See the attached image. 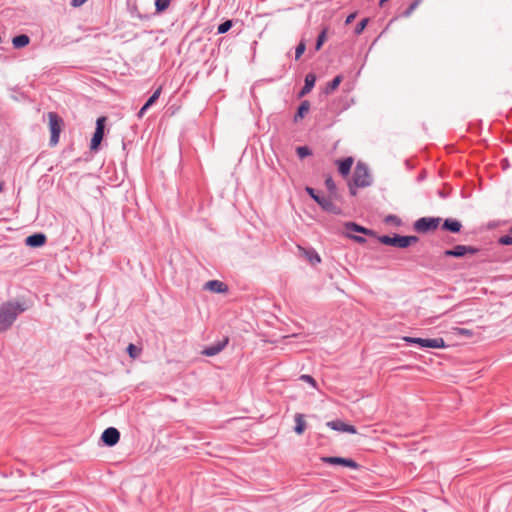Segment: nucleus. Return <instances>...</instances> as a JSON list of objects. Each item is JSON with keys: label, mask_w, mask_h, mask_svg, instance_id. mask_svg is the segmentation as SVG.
I'll return each instance as SVG.
<instances>
[{"label": "nucleus", "mask_w": 512, "mask_h": 512, "mask_svg": "<svg viewBox=\"0 0 512 512\" xmlns=\"http://www.w3.org/2000/svg\"><path fill=\"white\" fill-rule=\"evenodd\" d=\"M447 337L449 339L453 337L457 339H467V341L463 343H475L482 339V330L481 327H476L475 329L454 327L447 332Z\"/></svg>", "instance_id": "obj_1"}, {"label": "nucleus", "mask_w": 512, "mask_h": 512, "mask_svg": "<svg viewBox=\"0 0 512 512\" xmlns=\"http://www.w3.org/2000/svg\"><path fill=\"white\" fill-rule=\"evenodd\" d=\"M48 126L50 130V145L56 146L59 142L60 133L64 126L63 119L56 112L47 113Z\"/></svg>", "instance_id": "obj_2"}, {"label": "nucleus", "mask_w": 512, "mask_h": 512, "mask_svg": "<svg viewBox=\"0 0 512 512\" xmlns=\"http://www.w3.org/2000/svg\"><path fill=\"white\" fill-rule=\"evenodd\" d=\"M378 239L380 243L384 245L394 246L398 248L409 247L418 241V238L416 236H401L397 234H395L394 236H380Z\"/></svg>", "instance_id": "obj_3"}, {"label": "nucleus", "mask_w": 512, "mask_h": 512, "mask_svg": "<svg viewBox=\"0 0 512 512\" xmlns=\"http://www.w3.org/2000/svg\"><path fill=\"white\" fill-rule=\"evenodd\" d=\"M26 307L18 301L7 302L0 308V320H14Z\"/></svg>", "instance_id": "obj_4"}, {"label": "nucleus", "mask_w": 512, "mask_h": 512, "mask_svg": "<svg viewBox=\"0 0 512 512\" xmlns=\"http://www.w3.org/2000/svg\"><path fill=\"white\" fill-rule=\"evenodd\" d=\"M354 183L358 187H366L371 184V175L363 163H358L354 171Z\"/></svg>", "instance_id": "obj_5"}, {"label": "nucleus", "mask_w": 512, "mask_h": 512, "mask_svg": "<svg viewBox=\"0 0 512 512\" xmlns=\"http://www.w3.org/2000/svg\"><path fill=\"white\" fill-rule=\"evenodd\" d=\"M306 192L327 212L338 213V207L333 203L329 197H321L316 194L315 190L311 187H306Z\"/></svg>", "instance_id": "obj_6"}, {"label": "nucleus", "mask_w": 512, "mask_h": 512, "mask_svg": "<svg viewBox=\"0 0 512 512\" xmlns=\"http://www.w3.org/2000/svg\"><path fill=\"white\" fill-rule=\"evenodd\" d=\"M229 343V336L222 335L220 339H218L215 343L206 345L202 351L201 355L207 357H213L219 354Z\"/></svg>", "instance_id": "obj_7"}, {"label": "nucleus", "mask_w": 512, "mask_h": 512, "mask_svg": "<svg viewBox=\"0 0 512 512\" xmlns=\"http://www.w3.org/2000/svg\"><path fill=\"white\" fill-rule=\"evenodd\" d=\"M106 120V117L102 116L96 121V129L90 143V149L92 151H97L102 142Z\"/></svg>", "instance_id": "obj_8"}, {"label": "nucleus", "mask_w": 512, "mask_h": 512, "mask_svg": "<svg viewBox=\"0 0 512 512\" xmlns=\"http://www.w3.org/2000/svg\"><path fill=\"white\" fill-rule=\"evenodd\" d=\"M477 252L478 249L473 246L456 245L453 249L445 250L443 256L460 258L467 255H474Z\"/></svg>", "instance_id": "obj_9"}, {"label": "nucleus", "mask_w": 512, "mask_h": 512, "mask_svg": "<svg viewBox=\"0 0 512 512\" xmlns=\"http://www.w3.org/2000/svg\"><path fill=\"white\" fill-rule=\"evenodd\" d=\"M440 221V218L423 217L415 222L414 228L418 232L425 233L431 230H435L439 226Z\"/></svg>", "instance_id": "obj_10"}, {"label": "nucleus", "mask_w": 512, "mask_h": 512, "mask_svg": "<svg viewBox=\"0 0 512 512\" xmlns=\"http://www.w3.org/2000/svg\"><path fill=\"white\" fill-rule=\"evenodd\" d=\"M100 439L105 446L113 447L120 440V432L115 427H108L102 432Z\"/></svg>", "instance_id": "obj_11"}, {"label": "nucleus", "mask_w": 512, "mask_h": 512, "mask_svg": "<svg viewBox=\"0 0 512 512\" xmlns=\"http://www.w3.org/2000/svg\"><path fill=\"white\" fill-rule=\"evenodd\" d=\"M455 344H447L442 337L438 338H423L421 349H444Z\"/></svg>", "instance_id": "obj_12"}, {"label": "nucleus", "mask_w": 512, "mask_h": 512, "mask_svg": "<svg viewBox=\"0 0 512 512\" xmlns=\"http://www.w3.org/2000/svg\"><path fill=\"white\" fill-rule=\"evenodd\" d=\"M204 289L212 293H226L228 287L225 283L219 280H210L205 283Z\"/></svg>", "instance_id": "obj_13"}, {"label": "nucleus", "mask_w": 512, "mask_h": 512, "mask_svg": "<svg viewBox=\"0 0 512 512\" xmlns=\"http://www.w3.org/2000/svg\"><path fill=\"white\" fill-rule=\"evenodd\" d=\"M46 235L43 233H35L26 238L25 243L29 247H41L46 243Z\"/></svg>", "instance_id": "obj_14"}, {"label": "nucleus", "mask_w": 512, "mask_h": 512, "mask_svg": "<svg viewBox=\"0 0 512 512\" xmlns=\"http://www.w3.org/2000/svg\"><path fill=\"white\" fill-rule=\"evenodd\" d=\"M461 228H462V224L460 221H458L456 219H450V218L446 219L442 225L443 230H447L452 233L460 232Z\"/></svg>", "instance_id": "obj_15"}, {"label": "nucleus", "mask_w": 512, "mask_h": 512, "mask_svg": "<svg viewBox=\"0 0 512 512\" xmlns=\"http://www.w3.org/2000/svg\"><path fill=\"white\" fill-rule=\"evenodd\" d=\"M353 162L354 160L352 157H347L344 160L337 161L336 163L338 164L340 174L347 176L350 173Z\"/></svg>", "instance_id": "obj_16"}, {"label": "nucleus", "mask_w": 512, "mask_h": 512, "mask_svg": "<svg viewBox=\"0 0 512 512\" xmlns=\"http://www.w3.org/2000/svg\"><path fill=\"white\" fill-rule=\"evenodd\" d=\"M299 250L303 256L312 264L317 265L321 262L320 256L314 250H306L302 247H299Z\"/></svg>", "instance_id": "obj_17"}, {"label": "nucleus", "mask_w": 512, "mask_h": 512, "mask_svg": "<svg viewBox=\"0 0 512 512\" xmlns=\"http://www.w3.org/2000/svg\"><path fill=\"white\" fill-rule=\"evenodd\" d=\"M306 429V422L304 420V415L303 414H300V413H297L295 415V426H294V432L297 434V435H301L304 433Z\"/></svg>", "instance_id": "obj_18"}, {"label": "nucleus", "mask_w": 512, "mask_h": 512, "mask_svg": "<svg viewBox=\"0 0 512 512\" xmlns=\"http://www.w3.org/2000/svg\"><path fill=\"white\" fill-rule=\"evenodd\" d=\"M29 42H30V38L25 34L15 36L12 39V44L15 49H21V48L27 46L29 44Z\"/></svg>", "instance_id": "obj_19"}, {"label": "nucleus", "mask_w": 512, "mask_h": 512, "mask_svg": "<svg viewBox=\"0 0 512 512\" xmlns=\"http://www.w3.org/2000/svg\"><path fill=\"white\" fill-rule=\"evenodd\" d=\"M316 76L313 73H309L305 77V84L302 88L301 95L309 93L315 85Z\"/></svg>", "instance_id": "obj_20"}, {"label": "nucleus", "mask_w": 512, "mask_h": 512, "mask_svg": "<svg viewBox=\"0 0 512 512\" xmlns=\"http://www.w3.org/2000/svg\"><path fill=\"white\" fill-rule=\"evenodd\" d=\"M346 229L347 231H351V232H360V233H363V234H366V235H373V231L372 230H369L365 227H362L360 225H357L356 223H353V222H349L346 224Z\"/></svg>", "instance_id": "obj_21"}, {"label": "nucleus", "mask_w": 512, "mask_h": 512, "mask_svg": "<svg viewBox=\"0 0 512 512\" xmlns=\"http://www.w3.org/2000/svg\"><path fill=\"white\" fill-rule=\"evenodd\" d=\"M345 459L346 458L339 457V456H325V457L321 458L322 462L325 463V464L340 465V466H343V467H344Z\"/></svg>", "instance_id": "obj_22"}, {"label": "nucleus", "mask_w": 512, "mask_h": 512, "mask_svg": "<svg viewBox=\"0 0 512 512\" xmlns=\"http://www.w3.org/2000/svg\"><path fill=\"white\" fill-rule=\"evenodd\" d=\"M126 352L127 354L129 355L130 358L132 359H136L137 357L140 356L141 352H142V348L133 344V343H130L127 347H126Z\"/></svg>", "instance_id": "obj_23"}, {"label": "nucleus", "mask_w": 512, "mask_h": 512, "mask_svg": "<svg viewBox=\"0 0 512 512\" xmlns=\"http://www.w3.org/2000/svg\"><path fill=\"white\" fill-rule=\"evenodd\" d=\"M347 423L340 419L332 420L327 422V426L331 428L332 430L338 431V432H344L345 426Z\"/></svg>", "instance_id": "obj_24"}, {"label": "nucleus", "mask_w": 512, "mask_h": 512, "mask_svg": "<svg viewBox=\"0 0 512 512\" xmlns=\"http://www.w3.org/2000/svg\"><path fill=\"white\" fill-rule=\"evenodd\" d=\"M309 109H310L309 102L308 101L302 102L298 108L297 114L295 115V120H297L298 118H303L305 116V114L308 113Z\"/></svg>", "instance_id": "obj_25"}, {"label": "nucleus", "mask_w": 512, "mask_h": 512, "mask_svg": "<svg viewBox=\"0 0 512 512\" xmlns=\"http://www.w3.org/2000/svg\"><path fill=\"white\" fill-rule=\"evenodd\" d=\"M171 0H156L155 8L158 13L164 12L168 9Z\"/></svg>", "instance_id": "obj_26"}, {"label": "nucleus", "mask_w": 512, "mask_h": 512, "mask_svg": "<svg viewBox=\"0 0 512 512\" xmlns=\"http://www.w3.org/2000/svg\"><path fill=\"white\" fill-rule=\"evenodd\" d=\"M422 339L421 337H412V336H404L402 340L405 341L409 345H417L419 348L422 347Z\"/></svg>", "instance_id": "obj_27"}, {"label": "nucleus", "mask_w": 512, "mask_h": 512, "mask_svg": "<svg viewBox=\"0 0 512 512\" xmlns=\"http://www.w3.org/2000/svg\"><path fill=\"white\" fill-rule=\"evenodd\" d=\"M342 81L341 76H336L327 86V92L334 91L338 88Z\"/></svg>", "instance_id": "obj_28"}, {"label": "nucleus", "mask_w": 512, "mask_h": 512, "mask_svg": "<svg viewBox=\"0 0 512 512\" xmlns=\"http://www.w3.org/2000/svg\"><path fill=\"white\" fill-rule=\"evenodd\" d=\"M161 90H162L161 87H159L154 91V93L150 96V98L145 103L146 107H150L151 105H153L156 102V100L159 98V96L161 94Z\"/></svg>", "instance_id": "obj_29"}, {"label": "nucleus", "mask_w": 512, "mask_h": 512, "mask_svg": "<svg viewBox=\"0 0 512 512\" xmlns=\"http://www.w3.org/2000/svg\"><path fill=\"white\" fill-rule=\"evenodd\" d=\"M232 27V21L227 20L218 26V33L224 34Z\"/></svg>", "instance_id": "obj_30"}, {"label": "nucleus", "mask_w": 512, "mask_h": 512, "mask_svg": "<svg viewBox=\"0 0 512 512\" xmlns=\"http://www.w3.org/2000/svg\"><path fill=\"white\" fill-rule=\"evenodd\" d=\"M421 3V0H415L410 6L409 8L403 13V16L404 17H409L411 16V14L414 12V10L419 6V4Z\"/></svg>", "instance_id": "obj_31"}, {"label": "nucleus", "mask_w": 512, "mask_h": 512, "mask_svg": "<svg viewBox=\"0 0 512 512\" xmlns=\"http://www.w3.org/2000/svg\"><path fill=\"white\" fill-rule=\"evenodd\" d=\"M300 379L303 380L304 382L310 384L313 388L317 387V382L311 375L303 374L300 376Z\"/></svg>", "instance_id": "obj_32"}, {"label": "nucleus", "mask_w": 512, "mask_h": 512, "mask_svg": "<svg viewBox=\"0 0 512 512\" xmlns=\"http://www.w3.org/2000/svg\"><path fill=\"white\" fill-rule=\"evenodd\" d=\"M368 21H369V19H368V18H364V19H362V20L358 23V25L356 26V28H355V33H356V34H358V35H359V34H361V33L363 32V30L366 28V26H367V24H368Z\"/></svg>", "instance_id": "obj_33"}, {"label": "nucleus", "mask_w": 512, "mask_h": 512, "mask_svg": "<svg viewBox=\"0 0 512 512\" xmlns=\"http://www.w3.org/2000/svg\"><path fill=\"white\" fill-rule=\"evenodd\" d=\"M326 41V30H323L318 36L315 48L316 50H320L324 42Z\"/></svg>", "instance_id": "obj_34"}, {"label": "nucleus", "mask_w": 512, "mask_h": 512, "mask_svg": "<svg viewBox=\"0 0 512 512\" xmlns=\"http://www.w3.org/2000/svg\"><path fill=\"white\" fill-rule=\"evenodd\" d=\"M297 154L300 158H305L306 156H309L311 154V151L306 146H300L297 148Z\"/></svg>", "instance_id": "obj_35"}, {"label": "nucleus", "mask_w": 512, "mask_h": 512, "mask_svg": "<svg viewBox=\"0 0 512 512\" xmlns=\"http://www.w3.org/2000/svg\"><path fill=\"white\" fill-rule=\"evenodd\" d=\"M325 185H326L327 189L330 191L331 194H335V192H336V185H335L333 179L330 176L326 178Z\"/></svg>", "instance_id": "obj_36"}, {"label": "nucleus", "mask_w": 512, "mask_h": 512, "mask_svg": "<svg viewBox=\"0 0 512 512\" xmlns=\"http://www.w3.org/2000/svg\"><path fill=\"white\" fill-rule=\"evenodd\" d=\"M305 49H306V45L304 42H300L297 47H296V51H295V58L296 59H299L301 57V55L305 52Z\"/></svg>", "instance_id": "obj_37"}, {"label": "nucleus", "mask_w": 512, "mask_h": 512, "mask_svg": "<svg viewBox=\"0 0 512 512\" xmlns=\"http://www.w3.org/2000/svg\"><path fill=\"white\" fill-rule=\"evenodd\" d=\"M344 467H347V468H350V469H358L359 468V464L353 460L352 458H346L345 459V463H344Z\"/></svg>", "instance_id": "obj_38"}, {"label": "nucleus", "mask_w": 512, "mask_h": 512, "mask_svg": "<svg viewBox=\"0 0 512 512\" xmlns=\"http://www.w3.org/2000/svg\"><path fill=\"white\" fill-rule=\"evenodd\" d=\"M499 243L502 245H511L512 244V236L504 235L499 238Z\"/></svg>", "instance_id": "obj_39"}, {"label": "nucleus", "mask_w": 512, "mask_h": 512, "mask_svg": "<svg viewBox=\"0 0 512 512\" xmlns=\"http://www.w3.org/2000/svg\"><path fill=\"white\" fill-rule=\"evenodd\" d=\"M13 322H0V332H5L9 330L12 326Z\"/></svg>", "instance_id": "obj_40"}, {"label": "nucleus", "mask_w": 512, "mask_h": 512, "mask_svg": "<svg viewBox=\"0 0 512 512\" xmlns=\"http://www.w3.org/2000/svg\"><path fill=\"white\" fill-rule=\"evenodd\" d=\"M344 432L346 433H349V434H356L357 433V429L354 425H351V424H346L345 426V430Z\"/></svg>", "instance_id": "obj_41"}, {"label": "nucleus", "mask_w": 512, "mask_h": 512, "mask_svg": "<svg viewBox=\"0 0 512 512\" xmlns=\"http://www.w3.org/2000/svg\"><path fill=\"white\" fill-rule=\"evenodd\" d=\"M356 15H357L356 12L351 13L350 15H348L346 20H345V24L349 25L350 23H352L353 20L355 19Z\"/></svg>", "instance_id": "obj_42"}, {"label": "nucleus", "mask_w": 512, "mask_h": 512, "mask_svg": "<svg viewBox=\"0 0 512 512\" xmlns=\"http://www.w3.org/2000/svg\"><path fill=\"white\" fill-rule=\"evenodd\" d=\"M148 108L149 107H146V104H144V106L140 109V111L138 113V117L141 118Z\"/></svg>", "instance_id": "obj_43"}, {"label": "nucleus", "mask_w": 512, "mask_h": 512, "mask_svg": "<svg viewBox=\"0 0 512 512\" xmlns=\"http://www.w3.org/2000/svg\"><path fill=\"white\" fill-rule=\"evenodd\" d=\"M148 108L149 107H146V104H144V106L140 109V111L138 113V117L141 118Z\"/></svg>", "instance_id": "obj_44"}, {"label": "nucleus", "mask_w": 512, "mask_h": 512, "mask_svg": "<svg viewBox=\"0 0 512 512\" xmlns=\"http://www.w3.org/2000/svg\"><path fill=\"white\" fill-rule=\"evenodd\" d=\"M358 242H364L365 240L362 237L354 236L353 237Z\"/></svg>", "instance_id": "obj_45"}, {"label": "nucleus", "mask_w": 512, "mask_h": 512, "mask_svg": "<svg viewBox=\"0 0 512 512\" xmlns=\"http://www.w3.org/2000/svg\"><path fill=\"white\" fill-rule=\"evenodd\" d=\"M386 1H387V0H380L379 5H380V6H383V5L385 4V2H386Z\"/></svg>", "instance_id": "obj_46"}, {"label": "nucleus", "mask_w": 512, "mask_h": 512, "mask_svg": "<svg viewBox=\"0 0 512 512\" xmlns=\"http://www.w3.org/2000/svg\"><path fill=\"white\" fill-rule=\"evenodd\" d=\"M268 341L271 342V343H275L276 342V340H268Z\"/></svg>", "instance_id": "obj_47"}, {"label": "nucleus", "mask_w": 512, "mask_h": 512, "mask_svg": "<svg viewBox=\"0 0 512 512\" xmlns=\"http://www.w3.org/2000/svg\"><path fill=\"white\" fill-rule=\"evenodd\" d=\"M2 190V185H0V191Z\"/></svg>", "instance_id": "obj_48"}, {"label": "nucleus", "mask_w": 512, "mask_h": 512, "mask_svg": "<svg viewBox=\"0 0 512 512\" xmlns=\"http://www.w3.org/2000/svg\"><path fill=\"white\" fill-rule=\"evenodd\" d=\"M510 232L512 233V228L510 229Z\"/></svg>", "instance_id": "obj_49"}]
</instances>
